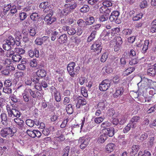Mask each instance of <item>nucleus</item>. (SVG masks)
I'll return each mask as SVG.
<instances>
[{
    "label": "nucleus",
    "instance_id": "1",
    "mask_svg": "<svg viewBox=\"0 0 156 156\" xmlns=\"http://www.w3.org/2000/svg\"><path fill=\"white\" fill-rule=\"evenodd\" d=\"M6 110L8 112V116L9 117L12 118L14 117L19 118L21 114L20 111L13 108L11 105H7Z\"/></svg>",
    "mask_w": 156,
    "mask_h": 156
},
{
    "label": "nucleus",
    "instance_id": "2",
    "mask_svg": "<svg viewBox=\"0 0 156 156\" xmlns=\"http://www.w3.org/2000/svg\"><path fill=\"white\" fill-rule=\"evenodd\" d=\"M75 66V63L72 62L69 64L67 66V70L69 75L72 77H74L75 75H76L80 69V67L79 66L76 67L74 69Z\"/></svg>",
    "mask_w": 156,
    "mask_h": 156
},
{
    "label": "nucleus",
    "instance_id": "3",
    "mask_svg": "<svg viewBox=\"0 0 156 156\" xmlns=\"http://www.w3.org/2000/svg\"><path fill=\"white\" fill-rule=\"evenodd\" d=\"M102 44L100 40L96 41L91 46V49L97 54H99L101 53L102 49Z\"/></svg>",
    "mask_w": 156,
    "mask_h": 156
},
{
    "label": "nucleus",
    "instance_id": "4",
    "mask_svg": "<svg viewBox=\"0 0 156 156\" xmlns=\"http://www.w3.org/2000/svg\"><path fill=\"white\" fill-rule=\"evenodd\" d=\"M110 80H109L106 79L103 80L99 84V90L101 91H105L107 90L110 87Z\"/></svg>",
    "mask_w": 156,
    "mask_h": 156
},
{
    "label": "nucleus",
    "instance_id": "5",
    "mask_svg": "<svg viewBox=\"0 0 156 156\" xmlns=\"http://www.w3.org/2000/svg\"><path fill=\"white\" fill-rule=\"evenodd\" d=\"M119 15V12L118 11H114L109 16V20L111 22L114 21L117 24L120 23L121 21L118 19Z\"/></svg>",
    "mask_w": 156,
    "mask_h": 156
},
{
    "label": "nucleus",
    "instance_id": "6",
    "mask_svg": "<svg viewBox=\"0 0 156 156\" xmlns=\"http://www.w3.org/2000/svg\"><path fill=\"white\" fill-rule=\"evenodd\" d=\"M14 132L12 129L9 128H6L2 129L0 130V135L3 137H5L8 135L12 136L13 135Z\"/></svg>",
    "mask_w": 156,
    "mask_h": 156
},
{
    "label": "nucleus",
    "instance_id": "7",
    "mask_svg": "<svg viewBox=\"0 0 156 156\" xmlns=\"http://www.w3.org/2000/svg\"><path fill=\"white\" fill-rule=\"evenodd\" d=\"M141 86L143 88H145L146 89L149 88L153 82L151 80L145 78L144 77H141Z\"/></svg>",
    "mask_w": 156,
    "mask_h": 156
},
{
    "label": "nucleus",
    "instance_id": "8",
    "mask_svg": "<svg viewBox=\"0 0 156 156\" xmlns=\"http://www.w3.org/2000/svg\"><path fill=\"white\" fill-rule=\"evenodd\" d=\"M50 90L52 95L54 96L56 101L57 102H59L61 100V96L60 93L57 91L56 89L53 86H52L50 88Z\"/></svg>",
    "mask_w": 156,
    "mask_h": 156
},
{
    "label": "nucleus",
    "instance_id": "9",
    "mask_svg": "<svg viewBox=\"0 0 156 156\" xmlns=\"http://www.w3.org/2000/svg\"><path fill=\"white\" fill-rule=\"evenodd\" d=\"M62 29L64 31H67L68 34L70 35H73L76 33L75 28L70 27L68 26H65L62 27Z\"/></svg>",
    "mask_w": 156,
    "mask_h": 156
},
{
    "label": "nucleus",
    "instance_id": "10",
    "mask_svg": "<svg viewBox=\"0 0 156 156\" xmlns=\"http://www.w3.org/2000/svg\"><path fill=\"white\" fill-rule=\"evenodd\" d=\"M77 103L76 104V106L77 108H80L81 106L85 105L86 101L85 99L79 96L76 99Z\"/></svg>",
    "mask_w": 156,
    "mask_h": 156
},
{
    "label": "nucleus",
    "instance_id": "11",
    "mask_svg": "<svg viewBox=\"0 0 156 156\" xmlns=\"http://www.w3.org/2000/svg\"><path fill=\"white\" fill-rule=\"evenodd\" d=\"M79 142V143H81L80 148L82 149H84L88 144L89 140L87 138H80Z\"/></svg>",
    "mask_w": 156,
    "mask_h": 156
},
{
    "label": "nucleus",
    "instance_id": "12",
    "mask_svg": "<svg viewBox=\"0 0 156 156\" xmlns=\"http://www.w3.org/2000/svg\"><path fill=\"white\" fill-rule=\"evenodd\" d=\"M55 18L54 16H53L52 14L51 13L47 14L44 19V21L47 22V23L50 24L55 22Z\"/></svg>",
    "mask_w": 156,
    "mask_h": 156
},
{
    "label": "nucleus",
    "instance_id": "13",
    "mask_svg": "<svg viewBox=\"0 0 156 156\" xmlns=\"http://www.w3.org/2000/svg\"><path fill=\"white\" fill-rule=\"evenodd\" d=\"M140 119V117L138 116H133L131 119L129 123L132 125V128H134L136 126V123Z\"/></svg>",
    "mask_w": 156,
    "mask_h": 156
},
{
    "label": "nucleus",
    "instance_id": "14",
    "mask_svg": "<svg viewBox=\"0 0 156 156\" xmlns=\"http://www.w3.org/2000/svg\"><path fill=\"white\" fill-rule=\"evenodd\" d=\"M15 69V67L12 66H7L5 69L2 71V73L3 75H7L9 74L10 72L13 71Z\"/></svg>",
    "mask_w": 156,
    "mask_h": 156
},
{
    "label": "nucleus",
    "instance_id": "15",
    "mask_svg": "<svg viewBox=\"0 0 156 156\" xmlns=\"http://www.w3.org/2000/svg\"><path fill=\"white\" fill-rule=\"evenodd\" d=\"M39 80V78H34L33 80L32 79L28 77L25 79L24 82L27 85H30L32 83V81L35 82V83H37L38 82Z\"/></svg>",
    "mask_w": 156,
    "mask_h": 156
},
{
    "label": "nucleus",
    "instance_id": "16",
    "mask_svg": "<svg viewBox=\"0 0 156 156\" xmlns=\"http://www.w3.org/2000/svg\"><path fill=\"white\" fill-rule=\"evenodd\" d=\"M124 91L123 88L122 87H118L113 94V97L114 98H117L122 95Z\"/></svg>",
    "mask_w": 156,
    "mask_h": 156
},
{
    "label": "nucleus",
    "instance_id": "17",
    "mask_svg": "<svg viewBox=\"0 0 156 156\" xmlns=\"http://www.w3.org/2000/svg\"><path fill=\"white\" fill-rule=\"evenodd\" d=\"M104 130L105 132L104 133L106 136L108 135L109 137L112 136L114 134V129L113 128H106L104 129Z\"/></svg>",
    "mask_w": 156,
    "mask_h": 156
},
{
    "label": "nucleus",
    "instance_id": "18",
    "mask_svg": "<svg viewBox=\"0 0 156 156\" xmlns=\"http://www.w3.org/2000/svg\"><path fill=\"white\" fill-rule=\"evenodd\" d=\"M36 74L38 78H42L46 76V73L45 71L43 69H39L36 72Z\"/></svg>",
    "mask_w": 156,
    "mask_h": 156
},
{
    "label": "nucleus",
    "instance_id": "19",
    "mask_svg": "<svg viewBox=\"0 0 156 156\" xmlns=\"http://www.w3.org/2000/svg\"><path fill=\"white\" fill-rule=\"evenodd\" d=\"M0 116L2 123L4 126H7L8 124V121L6 114L5 113H2Z\"/></svg>",
    "mask_w": 156,
    "mask_h": 156
},
{
    "label": "nucleus",
    "instance_id": "20",
    "mask_svg": "<svg viewBox=\"0 0 156 156\" xmlns=\"http://www.w3.org/2000/svg\"><path fill=\"white\" fill-rule=\"evenodd\" d=\"M67 37L66 35L64 34L60 36L58 39V41L60 44H63L66 42Z\"/></svg>",
    "mask_w": 156,
    "mask_h": 156
},
{
    "label": "nucleus",
    "instance_id": "21",
    "mask_svg": "<svg viewBox=\"0 0 156 156\" xmlns=\"http://www.w3.org/2000/svg\"><path fill=\"white\" fill-rule=\"evenodd\" d=\"M14 122L17 124V126L19 128H22L23 126L24 121L20 119L16 118L14 119Z\"/></svg>",
    "mask_w": 156,
    "mask_h": 156
},
{
    "label": "nucleus",
    "instance_id": "22",
    "mask_svg": "<svg viewBox=\"0 0 156 156\" xmlns=\"http://www.w3.org/2000/svg\"><path fill=\"white\" fill-rule=\"evenodd\" d=\"M99 11L101 13H105L106 14H108L111 12L110 9L107 7L105 6L104 5L102 6L100 8Z\"/></svg>",
    "mask_w": 156,
    "mask_h": 156
},
{
    "label": "nucleus",
    "instance_id": "23",
    "mask_svg": "<svg viewBox=\"0 0 156 156\" xmlns=\"http://www.w3.org/2000/svg\"><path fill=\"white\" fill-rule=\"evenodd\" d=\"M77 6V4L75 2L66 4L64 6L65 7H67L69 9V10L71 12L72 10L75 8Z\"/></svg>",
    "mask_w": 156,
    "mask_h": 156
},
{
    "label": "nucleus",
    "instance_id": "24",
    "mask_svg": "<svg viewBox=\"0 0 156 156\" xmlns=\"http://www.w3.org/2000/svg\"><path fill=\"white\" fill-rule=\"evenodd\" d=\"M27 35L29 34V36L34 37L35 36L36 32L35 29L32 27L29 28L28 29Z\"/></svg>",
    "mask_w": 156,
    "mask_h": 156
},
{
    "label": "nucleus",
    "instance_id": "25",
    "mask_svg": "<svg viewBox=\"0 0 156 156\" xmlns=\"http://www.w3.org/2000/svg\"><path fill=\"white\" fill-rule=\"evenodd\" d=\"M102 33L105 35L104 38V40L106 39L107 40L112 37L111 34L110 30L107 31L104 30L103 31Z\"/></svg>",
    "mask_w": 156,
    "mask_h": 156
},
{
    "label": "nucleus",
    "instance_id": "26",
    "mask_svg": "<svg viewBox=\"0 0 156 156\" xmlns=\"http://www.w3.org/2000/svg\"><path fill=\"white\" fill-rule=\"evenodd\" d=\"M128 117V115H126L122 116L119 119V124L120 125L124 124L126 122L127 119Z\"/></svg>",
    "mask_w": 156,
    "mask_h": 156
},
{
    "label": "nucleus",
    "instance_id": "27",
    "mask_svg": "<svg viewBox=\"0 0 156 156\" xmlns=\"http://www.w3.org/2000/svg\"><path fill=\"white\" fill-rule=\"evenodd\" d=\"M107 138V136L105 134H102L98 137L97 142L99 144L103 143L106 140Z\"/></svg>",
    "mask_w": 156,
    "mask_h": 156
},
{
    "label": "nucleus",
    "instance_id": "28",
    "mask_svg": "<svg viewBox=\"0 0 156 156\" xmlns=\"http://www.w3.org/2000/svg\"><path fill=\"white\" fill-rule=\"evenodd\" d=\"M5 42L11 46H13L15 44L14 39L12 36H10L6 40Z\"/></svg>",
    "mask_w": 156,
    "mask_h": 156
},
{
    "label": "nucleus",
    "instance_id": "29",
    "mask_svg": "<svg viewBox=\"0 0 156 156\" xmlns=\"http://www.w3.org/2000/svg\"><path fill=\"white\" fill-rule=\"evenodd\" d=\"M135 69L134 67H130L126 69L123 73L124 76H127L133 72Z\"/></svg>",
    "mask_w": 156,
    "mask_h": 156
},
{
    "label": "nucleus",
    "instance_id": "30",
    "mask_svg": "<svg viewBox=\"0 0 156 156\" xmlns=\"http://www.w3.org/2000/svg\"><path fill=\"white\" fill-rule=\"evenodd\" d=\"M115 147V145L112 143H110L108 144L106 147V151L108 153H110L112 152Z\"/></svg>",
    "mask_w": 156,
    "mask_h": 156
},
{
    "label": "nucleus",
    "instance_id": "31",
    "mask_svg": "<svg viewBox=\"0 0 156 156\" xmlns=\"http://www.w3.org/2000/svg\"><path fill=\"white\" fill-rule=\"evenodd\" d=\"M143 15L142 13H139L133 16L132 20L133 21H138L142 18Z\"/></svg>",
    "mask_w": 156,
    "mask_h": 156
},
{
    "label": "nucleus",
    "instance_id": "32",
    "mask_svg": "<svg viewBox=\"0 0 156 156\" xmlns=\"http://www.w3.org/2000/svg\"><path fill=\"white\" fill-rule=\"evenodd\" d=\"M27 91L28 90L27 89L25 90L23 94V100L26 102H28L29 100V95L27 94L28 93Z\"/></svg>",
    "mask_w": 156,
    "mask_h": 156
},
{
    "label": "nucleus",
    "instance_id": "33",
    "mask_svg": "<svg viewBox=\"0 0 156 156\" xmlns=\"http://www.w3.org/2000/svg\"><path fill=\"white\" fill-rule=\"evenodd\" d=\"M120 31V28L118 27L113 28L110 30L112 37L115 36Z\"/></svg>",
    "mask_w": 156,
    "mask_h": 156
},
{
    "label": "nucleus",
    "instance_id": "34",
    "mask_svg": "<svg viewBox=\"0 0 156 156\" xmlns=\"http://www.w3.org/2000/svg\"><path fill=\"white\" fill-rule=\"evenodd\" d=\"M148 6V4L146 0H142L139 4V7L142 9L147 8Z\"/></svg>",
    "mask_w": 156,
    "mask_h": 156
},
{
    "label": "nucleus",
    "instance_id": "35",
    "mask_svg": "<svg viewBox=\"0 0 156 156\" xmlns=\"http://www.w3.org/2000/svg\"><path fill=\"white\" fill-rule=\"evenodd\" d=\"M101 27V25L100 24H98L94 26H91L89 29L90 30L92 31V32L95 31L96 32V31L98 30Z\"/></svg>",
    "mask_w": 156,
    "mask_h": 156
},
{
    "label": "nucleus",
    "instance_id": "36",
    "mask_svg": "<svg viewBox=\"0 0 156 156\" xmlns=\"http://www.w3.org/2000/svg\"><path fill=\"white\" fill-rule=\"evenodd\" d=\"M147 73L148 75L152 76H154L156 73L155 69L153 68L148 69L147 70Z\"/></svg>",
    "mask_w": 156,
    "mask_h": 156
},
{
    "label": "nucleus",
    "instance_id": "37",
    "mask_svg": "<svg viewBox=\"0 0 156 156\" xmlns=\"http://www.w3.org/2000/svg\"><path fill=\"white\" fill-rule=\"evenodd\" d=\"M12 59L14 62H19L22 59V57L20 55L16 54L12 56Z\"/></svg>",
    "mask_w": 156,
    "mask_h": 156
},
{
    "label": "nucleus",
    "instance_id": "38",
    "mask_svg": "<svg viewBox=\"0 0 156 156\" xmlns=\"http://www.w3.org/2000/svg\"><path fill=\"white\" fill-rule=\"evenodd\" d=\"M66 110L68 114H71L73 113V110L72 105L71 104H69L66 107Z\"/></svg>",
    "mask_w": 156,
    "mask_h": 156
},
{
    "label": "nucleus",
    "instance_id": "39",
    "mask_svg": "<svg viewBox=\"0 0 156 156\" xmlns=\"http://www.w3.org/2000/svg\"><path fill=\"white\" fill-rule=\"evenodd\" d=\"M90 9L89 6L87 5H84L80 9V11L82 12H87Z\"/></svg>",
    "mask_w": 156,
    "mask_h": 156
},
{
    "label": "nucleus",
    "instance_id": "40",
    "mask_svg": "<svg viewBox=\"0 0 156 156\" xmlns=\"http://www.w3.org/2000/svg\"><path fill=\"white\" fill-rule=\"evenodd\" d=\"M59 12H61V14L62 15H66L69 14L71 12L69 9L67 7H65V8L62 11L59 10Z\"/></svg>",
    "mask_w": 156,
    "mask_h": 156
},
{
    "label": "nucleus",
    "instance_id": "41",
    "mask_svg": "<svg viewBox=\"0 0 156 156\" xmlns=\"http://www.w3.org/2000/svg\"><path fill=\"white\" fill-rule=\"evenodd\" d=\"M81 93L83 96L85 98H87L88 96L87 91L84 87H81Z\"/></svg>",
    "mask_w": 156,
    "mask_h": 156
},
{
    "label": "nucleus",
    "instance_id": "42",
    "mask_svg": "<svg viewBox=\"0 0 156 156\" xmlns=\"http://www.w3.org/2000/svg\"><path fill=\"white\" fill-rule=\"evenodd\" d=\"M96 34V32H95V31H93V32H92L90 35L88 37L87 39V41L88 42L91 41L95 38Z\"/></svg>",
    "mask_w": 156,
    "mask_h": 156
},
{
    "label": "nucleus",
    "instance_id": "43",
    "mask_svg": "<svg viewBox=\"0 0 156 156\" xmlns=\"http://www.w3.org/2000/svg\"><path fill=\"white\" fill-rule=\"evenodd\" d=\"M26 63V62L25 61H22L21 62V63L19 64L17 66V68L19 69L23 70L25 69V66L24 65Z\"/></svg>",
    "mask_w": 156,
    "mask_h": 156
},
{
    "label": "nucleus",
    "instance_id": "44",
    "mask_svg": "<svg viewBox=\"0 0 156 156\" xmlns=\"http://www.w3.org/2000/svg\"><path fill=\"white\" fill-rule=\"evenodd\" d=\"M126 57L123 56L120 59V64L122 66H124L126 63Z\"/></svg>",
    "mask_w": 156,
    "mask_h": 156
},
{
    "label": "nucleus",
    "instance_id": "45",
    "mask_svg": "<svg viewBox=\"0 0 156 156\" xmlns=\"http://www.w3.org/2000/svg\"><path fill=\"white\" fill-rule=\"evenodd\" d=\"M130 59L129 62V64L131 65H133L137 64L138 60L137 59V58H130Z\"/></svg>",
    "mask_w": 156,
    "mask_h": 156
},
{
    "label": "nucleus",
    "instance_id": "46",
    "mask_svg": "<svg viewBox=\"0 0 156 156\" xmlns=\"http://www.w3.org/2000/svg\"><path fill=\"white\" fill-rule=\"evenodd\" d=\"M12 89L11 87H4L3 88V92L5 93L9 94H11L12 92Z\"/></svg>",
    "mask_w": 156,
    "mask_h": 156
},
{
    "label": "nucleus",
    "instance_id": "47",
    "mask_svg": "<svg viewBox=\"0 0 156 156\" xmlns=\"http://www.w3.org/2000/svg\"><path fill=\"white\" fill-rule=\"evenodd\" d=\"M104 119V118L101 117H96L94 119V122L95 123L99 124L103 122Z\"/></svg>",
    "mask_w": 156,
    "mask_h": 156
},
{
    "label": "nucleus",
    "instance_id": "48",
    "mask_svg": "<svg viewBox=\"0 0 156 156\" xmlns=\"http://www.w3.org/2000/svg\"><path fill=\"white\" fill-rule=\"evenodd\" d=\"M15 51L16 53L20 55L24 54L25 52V50L23 49L19 48H16Z\"/></svg>",
    "mask_w": 156,
    "mask_h": 156
},
{
    "label": "nucleus",
    "instance_id": "49",
    "mask_svg": "<svg viewBox=\"0 0 156 156\" xmlns=\"http://www.w3.org/2000/svg\"><path fill=\"white\" fill-rule=\"evenodd\" d=\"M26 124L30 127H32L34 124V122L32 120L28 119L26 120Z\"/></svg>",
    "mask_w": 156,
    "mask_h": 156
},
{
    "label": "nucleus",
    "instance_id": "50",
    "mask_svg": "<svg viewBox=\"0 0 156 156\" xmlns=\"http://www.w3.org/2000/svg\"><path fill=\"white\" fill-rule=\"evenodd\" d=\"M41 40L42 41L43 43H45L46 44H47L48 42H49L50 40L49 37L47 36H44L42 37Z\"/></svg>",
    "mask_w": 156,
    "mask_h": 156
},
{
    "label": "nucleus",
    "instance_id": "51",
    "mask_svg": "<svg viewBox=\"0 0 156 156\" xmlns=\"http://www.w3.org/2000/svg\"><path fill=\"white\" fill-rule=\"evenodd\" d=\"M115 40L116 41V45L119 46H120L122 43V38L120 37H116Z\"/></svg>",
    "mask_w": 156,
    "mask_h": 156
},
{
    "label": "nucleus",
    "instance_id": "52",
    "mask_svg": "<svg viewBox=\"0 0 156 156\" xmlns=\"http://www.w3.org/2000/svg\"><path fill=\"white\" fill-rule=\"evenodd\" d=\"M39 16L37 13H33L30 16V17L33 21L37 20Z\"/></svg>",
    "mask_w": 156,
    "mask_h": 156
},
{
    "label": "nucleus",
    "instance_id": "53",
    "mask_svg": "<svg viewBox=\"0 0 156 156\" xmlns=\"http://www.w3.org/2000/svg\"><path fill=\"white\" fill-rule=\"evenodd\" d=\"M22 33L23 34L24 36L23 37V41L25 42H27L29 41V38L28 37L27 33H26L24 30L22 31Z\"/></svg>",
    "mask_w": 156,
    "mask_h": 156
},
{
    "label": "nucleus",
    "instance_id": "54",
    "mask_svg": "<svg viewBox=\"0 0 156 156\" xmlns=\"http://www.w3.org/2000/svg\"><path fill=\"white\" fill-rule=\"evenodd\" d=\"M154 97L153 96L146 97L145 98V102H147L151 104L154 101Z\"/></svg>",
    "mask_w": 156,
    "mask_h": 156
},
{
    "label": "nucleus",
    "instance_id": "55",
    "mask_svg": "<svg viewBox=\"0 0 156 156\" xmlns=\"http://www.w3.org/2000/svg\"><path fill=\"white\" fill-rule=\"evenodd\" d=\"M70 148L69 146L66 147L64 149L62 156H68Z\"/></svg>",
    "mask_w": 156,
    "mask_h": 156
},
{
    "label": "nucleus",
    "instance_id": "56",
    "mask_svg": "<svg viewBox=\"0 0 156 156\" xmlns=\"http://www.w3.org/2000/svg\"><path fill=\"white\" fill-rule=\"evenodd\" d=\"M108 58V54L106 53H103L101 58V61L102 62H105Z\"/></svg>",
    "mask_w": 156,
    "mask_h": 156
},
{
    "label": "nucleus",
    "instance_id": "57",
    "mask_svg": "<svg viewBox=\"0 0 156 156\" xmlns=\"http://www.w3.org/2000/svg\"><path fill=\"white\" fill-rule=\"evenodd\" d=\"M132 125L129 123L127 124V125L125 127L123 130V132L124 133H127L129 131L131 128H132Z\"/></svg>",
    "mask_w": 156,
    "mask_h": 156
},
{
    "label": "nucleus",
    "instance_id": "58",
    "mask_svg": "<svg viewBox=\"0 0 156 156\" xmlns=\"http://www.w3.org/2000/svg\"><path fill=\"white\" fill-rule=\"evenodd\" d=\"M147 136L148 135L147 133L142 134L139 137V140L140 142H142L147 138Z\"/></svg>",
    "mask_w": 156,
    "mask_h": 156
},
{
    "label": "nucleus",
    "instance_id": "59",
    "mask_svg": "<svg viewBox=\"0 0 156 156\" xmlns=\"http://www.w3.org/2000/svg\"><path fill=\"white\" fill-rule=\"evenodd\" d=\"M110 126V124L109 122L108 121H106L103 122L101 126V128H104L105 129L107 127Z\"/></svg>",
    "mask_w": 156,
    "mask_h": 156
},
{
    "label": "nucleus",
    "instance_id": "60",
    "mask_svg": "<svg viewBox=\"0 0 156 156\" xmlns=\"http://www.w3.org/2000/svg\"><path fill=\"white\" fill-rule=\"evenodd\" d=\"M12 82L10 80H5L4 83V87H11Z\"/></svg>",
    "mask_w": 156,
    "mask_h": 156
},
{
    "label": "nucleus",
    "instance_id": "61",
    "mask_svg": "<svg viewBox=\"0 0 156 156\" xmlns=\"http://www.w3.org/2000/svg\"><path fill=\"white\" fill-rule=\"evenodd\" d=\"M129 57L130 58H137L135 51L133 50H130L129 52Z\"/></svg>",
    "mask_w": 156,
    "mask_h": 156
},
{
    "label": "nucleus",
    "instance_id": "62",
    "mask_svg": "<svg viewBox=\"0 0 156 156\" xmlns=\"http://www.w3.org/2000/svg\"><path fill=\"white\" fill-rule=\"evenodd\" d=\"M30 64L31 66L32 67H35L37 65V60L36 59H33L31 60L30 62Z\"/></svg>",
    "mask_w": 156,
    "mask_h": 156
},
{
    "label": "nucleus",
    "instance_id": "63",
    "mask_svg": "<svg viewBox=\"0 0 156 156\" xmlns=\"http://www.w3.org/2000/svg\"><path fill=\"white\" fill-rule=\"evenodd\" d=\"M108 19V16L107 14L103 15L100 16L99 20L102 22L107 20Z\"/></svg>",
    "mask_w": 156,
    "mask_h": 156
},
{
    "label": "nucleus",
    "instance_id": "64",
    "mask_svg": "<svg viewBox=\"0 0 156 156\" xmlns=\"http://www.w3.org/2000/svg\"><path fill=\"white\" fill-rule=\"evenodd\" d=\"M105 103L104 102H99L98 104V107L99 108L103 110L105 108Z\"/></svg>",
    "mask_w": 156,
    "mask_h": 156
}]
</instances>
